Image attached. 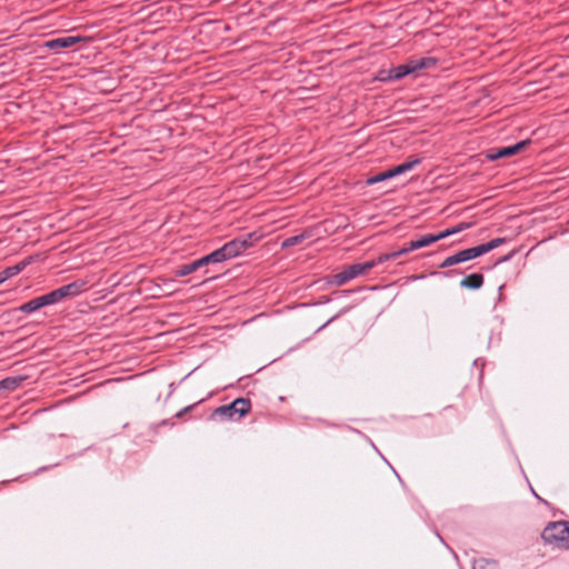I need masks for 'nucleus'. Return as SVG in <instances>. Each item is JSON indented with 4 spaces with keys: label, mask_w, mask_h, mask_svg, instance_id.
<instances>
[{
    "label": "nucleus",
    "mask_w": 569,
    "mask_h": 569,
    "mask_svg": "<svg viewBox=\"0 0 569 569\" xmlns=\"http://www.w3.org/2000/svg\"><path fill=\"white\" fill-rule=\"evenodd\" d=\"M420 162H421V159L415 158V159H411V160H408V161L401 163V167L405 170V172H407V171L413 169Z\"/></svg>",
    "instance_id": "obj_23"
},
{
    "label": "nucleus",
    "mask_w": 569,
    "mask_h": 569,
    "mask_svg": "<svg viewBox=\"0 0 569 569\" xmlns=\"http://www.w3.org/2000/svg\"><path fill=\"white\" fill-rule=\"evenodd\" d=\"M412 67H415V72L423 69L432 68L437 64V59L432 57H423L419 59L410 60Z\"/></svg>",
    "instance_id": "obj_13"
},
{
    "label": "nucleus",
    "mask_w": 569,
    "mask_h": 569,
    "mask_svg": "<svg viewBox=\"0 0 569 569\" xmlns=\"http://www.w3.org/2000/svg\"><path fill=\"white\" fill-rule=\"evenodd\" d=\"M29 263H30V260L20 261V262H18L14 266L6 268L2 271V273H3L6 279H9V278L18 274L19 272H21Z\"/></svg>",
    "instance_id": "obj_15"
},
{
    "label": "nucleus",
    "mask_w": 569,
    "mask_h": 569,
    "mask_svg": "<svg viewBox=\"0 0 569 569\" xmlns=\"http://www.w3.org/2000/svg\"><path fill=\"white\" fill-rule=\"evenodd\" d=\"M379 263L376 262V259L366 261L362 263H357L360 274H366L368 271H370L373 267L378 266Z\"/></svg>",
    "instance_id": "obj_22"
},
{
    "label": "nucleus",
    "mask_w": 569,
    "mask_h": 569,
    "mask_svg": "<svg viewBox=\"0 0 569 569\" xmlns=\"http://www.w3.org/2000/svg\"><path fill=\"white\" fill-rule=\"evenodd\" d=\"M194 261L197 263L198 269L212 263L208 254Z\"/></svg>",
    "instance_id": "obj_25"
},
{
    "label": "nucleus",
    "mask_w": 569,
    "mask_h": 569,
    "mask_svg": "<svg viewBox=\"0 0 569 569\" xmlns=\"http://www.w3.org/2000/svg\"><path fill=\"white\" fill-rule=\"evenodd\" d=\"M380 181H382V179L380 178V174L378 173V174L369 178L367 182L369 184H373V183H377V182H380Z\"/></svg>",
    "instance_id": "obj_27"
},
{
    "label": "nucleus",
    "mask_w": 569,
    "mask_h": 569,
    "mask_svg": "<svg viewBox=\"0 0 569 569\" xmlns=\"http://www.w3.org/2000/svg\"><path fill=\"white\" fill-rule=\"evenodd\" d=\"M379 174H380V178L382 179V181L386 179H389V178H393L390 169L386 170L383 172H380Z\"/></svg>",
    "instance_id": "obj_28"
},
{
    "label": "nucleus",
    "mask_w": 569,
    "mask_h": 569,
    "mask_svg": "<svg viewBox=\"0 0 569 569\" xmlns=\"http://www.w3.org/2000/svg\"><path fill=\"white\" fill-rule=\"evenodd\" d=\"M415 73V67H412L411 61L400 64L391 70L390 78L391 79H401L407 74Z\"/></svg>",
    "instance_id": "obj_12"
},
{
    "label": "nucleus",
    "mask_w": 569,
    "mask_h": 569,
    "mask_svg": "<svg viewBox=\"0 0 569 569\" xmlns=\"http://www.w3.org/2000/svg\"><path fill=\"white\" fill-rule=\"evenodd\" d=\"M473 569H497L496 562L479 561L473 566Z\"/></svg>",
    "instance_id": "obj_24"
},
{
    "label": "nucleus",
    "mask_w": 569,
    "mask_h": 569,
    "mask_svg": "<svg viewBox=\"0 0 569 569\" xmlns=\"http://www.w3.org/2000/svg\"><path fill=\"white\" fill-rule=\"evenodd\" d=\"M83 40H84L83 37L68 36V37H61V38L48 40L44 42L43 47L49 50L58 51L60 49L72 47Z\"/></svg>",
    "instance_id": "obj_6"
},
{
    "label": "nucleus",
    "mask_w": 569,
    "mask_h": 569,
    "mask_svg": "<svg viewBox=\"0 0 569 569\" xmlns=\"http://www.w3.org/2000/svg\"><path fill=\"white\" fill-rule=\"evenodd\" d=\"M471 226H472V223H469V222H460L459 224H457L453 228L446 229L445 231H441V236L445 239L451 234H456L460 231H463V230L470 228Z\"/></svg>",
    "instance_id": "obj_19"
},
{
    "label": "nucleus",
    "mask_w": 569,
    "mask_h": 569,
    "mask_svg": "<svg viewBox=\"0 0 569 569\" xmlns=\"http://www.w3.org/2000/svg\"><path fill=\"white\" fill-rule=\"evenodd\" d=\"M42 307H46V305H44L42 296H40V297H37V298L31 299L30 301L23 303L20 307V310L26 313H31V312L39 310Z\"/></svg>",
    "instance_id": "obj_14"
},
{
    "label": "nucleus",
    "mask_w": 569,
    "mask_h": 569,
    "mask_svg": "<svg viewBox=\"0 0 569 569\" xmlns=\"http://www.w3.org/2000/svg\"><path fill=\"white\" fill-rule=\"evenodd\" d=\"M361 276L357 263L345 267L340 272L333 274L330 279V283L335 286H343L349 280Z\"/></svg>",
    "instance_id": "obj_7"
},
{
    "label": "nucleus",
    "mask_w": 569,
    "mask_h": 569,
    "mask_svg": "<svg viewBox=\"0 0 569 569\" xmlns=\"http://www.w3.org/2000/svg\"><path fill=\"white\" fill-rule=\"evenodd\" d=\"M233 411H237V420L251 410V402L248 398H237L231 402Z\"/></svg>",
    "instance_id": "obj_11"
},
{
    "label": "nucleus",
    "mask_w": 569,
    "mask_h": 569,
    "mask_svg": "<svg viewBox=\"0 0 569 569\" xmlns=\"http://www.w3.org/2000/svg\"><path fill=\"white\" fill-rule=\"evenodd\" d=\"M408 252H410V250H408V246H407V247L401 248L400 250H397V251H393V252H390V253H382V254H380L376 259V262H378L380 264V263H383V262H386L388 260L396 259V258H398L400 256L407 254Z\"/></svg>",
    "instance_id": "obj_16"
},
{
    "label": "nucleus",
    "mask_w": 569,
    "mask_h": 569,
    "mask_svg": "<svg viewBox=\"0 0 569 569\" xmlns=\"http://www.w3.org/2000/svg\"><path fill=\"white\" fill-rule=\"evenodd\" d=\"M390 171L392 173V177L405 173V170L402 169L401 164L391 168Z\"/></svg>",
    "instance_id": "obj_26"
},
{
    "label": "nucleus",
    "mask_w": 569,
    "mask_h": 569,
    "mask_svg": "<svg viewBox=\"0 0 569 569\" xmlns=\"http://www.w3.org/2000/svg\"><path fill=\"white\" fill-rule=\"evenodd\" d=\"M23 381L22 377H9L0 381V388L7 390H14Z\"/></svg>",
    "instance_id": "obj_17"
},
{
    "label": "nucleus",
    "mask_w": 569,
    "mask_h": 569,
    "mask_svg": "<svg viewBox=\"0 0 569 569\" xmlns=\"http://www.w3.org/2000/svg\"><path fill=\"white\" fill-rule=\"evenodd\" d=\"M191 408H192V406L186 407L184 409H182L181 411H179L177 413V417H181L184 412L189 411Z\"/></svg>",
    "instance_id": "obj_29"
},
{
    "label": "nucleus",
    "mask_w": 569,
    "mask_h": 569,
    "mask_svg": "<svg viewBox=\"0 0 569 569\" xmlns=\"http://www.w3.org/2000/svg\"><path fill=\"white\" fill-rule=\"evenodd\" d=\"M83 281H74L66 286H62L56 290H52L51 292L42 296L44 305H53L60 302L64 298L74 297L83 290Z\"/></svg>",
    "instance_id": "obj_3"
},
{
    "label": "nucleus",
    "mask_w": 569,
    "mask_h": 569,
    "mask_svg": "<svg viewBox=\"0 0 569 569\" xmlns=\"http://www.w3.org/2000/svg\"><path fill=\"white\" fill-rule=\"evenodd\" d=\"M306 239V236L303 233L301 234H297V236H293V237H289L287 239H284L281 243V248H290V247H293L296 244H299L301 243L303 240Z\"/></svg>",
    "instance_id": "obj_21"
},
{
    "label": "nucleus",
    "mask_w": 569,
    "mask_h": 569,
    "mask_svg": "<svg viewBox=\"0 0 569 569\" xmlns=\"http://www.w3.org/2000/svg\"><path fill=\"white\" fill-rule=\"evenodd\" d=\"M208 256L212 263H220V262L228 260V257L226 254V250L223 249V247L212 251Z\"/></svg>",
    "instance_id": "obj_20"
},
{
    "label": "nucleus",
    "mask_w": 569,
    "mask_h": 569,
    "mask_svg": "<svg viewBox=\"0 0 569 569\" xmlns=\"http://www.w3.org/2000/svg\"><path fill=\"white\" fill-rule=\"evenodd\" d=\"M485 278L481 273H471L466 276L461 281L460 286L467 289H479L482 287Z\"/></svg>",
    "instance_id": "obj_10"
},
{
    "label": "nucleus",
    "mask_w": 569,
    "mask_h": 569,
    "mask_svg": "<svg viewBox=\"0 0 569 569\" xmlns=\"http://www.w3.org/2000/svg\"><path fill=\"white\" fill-rule=\"evenodd\" d=\"M211 419L237 420V411H233L232 405H224L216 408L211 413Z\"/></svg>",
    "instance_id": "obj_9"
},
{
    "label": "nucleus",
    "mask_w": 569,
    "mask_h": 569,
    "mask_svg": "<svg viewBox=\"0 0 569 569\" xmlns=\"http://www.w3.org/2000/svg\"><path fill=\"white\" fill-rule=\"evenodd\" d=\"M529 143V140H523L510 147H505L497 150H489L486 154V158L490 161H495L500 158L510 157L523 150Z\"/></svg>",
    "instance_id": "obj_5"
},
{
    "label": "nucleus",
    "mask_w": 569,
    "mask_h": 569,
    "mask_svg": "<svg viewBox=\"0 0 569 569\" xmlns=\"http://www.w3.org/2000/svg\"><path fill=\"white\" fill-rule=\"evenodd\" d=\"M7 279L4 278L2 271L0 272V284L4 282Z\"/></svg>",
    "instance_id": "obj_30"
},
{
    "label": "nucleus",
    "mask_w": 569,
    "mask_h": 569,
    "mask_svg": "<svg viewBox=\"0 0 569 569\" xmlns=\"http://www.w3.org/2000/svg\"><path fill=\"white\" fill-rule=\"evenodd\" d=\"M569 521L549 522L542 531V539L546 543L553 545L561 549H569Z\"/></svg>",
    "instance_id": "obj_2"
},
{
    "label": "nucleus",
    "mask_w": 569,
    "mask_h": 569,
    "mask_svg": "<svg viewBox=\"0 0 569 569\" xmlns=\"http://www.w3.org/2000/svg\"><path fill=\"white\" fill-rule=\"evenodd\" d=\"M441 239H443L441 236V232H439L437 234H423L416 240H411L408 243V250L413 251V250H417L420 248H425V247L430 246L431 243H435Z\"/></svg>",
    "instance_id": "obj_8"
},
{
    "label": "nucleus",
    "mask_w": 569,
    "mask_h": 569,
    "mask_svg": "<svg viewBox=\"0 0 569 569\" xmlns=\"http://www.w3.org/2000/svg\"><path fill=\"white\" fill-rule=\"evenodd\" d=\"M259 238L260 237L257 236L256 233H248L244 237H239L224 243L222 247L226 250L228 259H231L246 251L256 241H258Z\"/></svg>",
    "instance_id": "obj_4"
},
{
    "label": "nucleus",
    "mask_w": 569,
    "mask_h": 569,
    "mask_svg": "<svg viewBox=\"0 0 569 569\" xmlns=\"http://www.w3.org/2000/svg\"><path fill=\"white\" fill-rule=\"evenodd\" d=\"M505 238H496L490 240L487 243H482L477 247L463 249L450 257H447L441 263L440 268H448L457 263H461L471 259H475L477 257H480L496 248H498L500 244L505 243Z\"/></svg>",
    "instance_id": "obj_1"
},
{
    "label": "nucleus",
    "mask_w": 569,
    "mask_h": 569,
    "mask_svg": "<svg viewBox=\"0 0 569 569\" xmlns=\"http://www.w3.org/2000/svg\"><path fill=\"white\" fill-rule=\"evenodd\" d=\"M196 270H198V267H197V263L196 261H192L190 263H187V264H183V266H180L176 271H174V276L176 277H184V276H188L192 272H194Z\"/></svg>",
    "instance_id": "obj_18"
}]
</instances>
